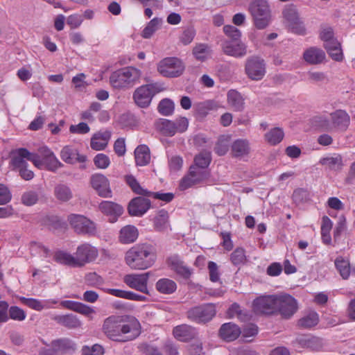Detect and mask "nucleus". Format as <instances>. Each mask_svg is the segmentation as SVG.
<instances>
[{
  "label": "nucleus",
  "mask_w": 355,
  "mask_h": 355,
  "mask_svg": "<svg viewBox=\"0 0 355 355\" xmlns=\"http://www.w3.org/2000/svg\"><path fill=\"white\" fill-rule=\"evenodd\" d=\"M127 318V316L116 315L107 318L103 324V332L114 341L125 342L134 339L139 334L140 324L135 318H131L126 323Z\"/></svg>",
  "instance_id": "f257e3e1"
},
{
  "label": "nucleus",
  "mask_w": 355,
  "mask_h": 355,
  "mask_svg": "<svg viewBox=\"0 0 355 355\" xmlns=\"http://www.w3.org/2000/svg\"><path fill=\"white\" fill-rule=\"evenodd\" d=\"M125 259L132 269L145 270L154 264L156 260L155 250L150 244H138L127 251Z\"/></svg>",
  "instance_id": "f03ea898"
},
{
  "label": "nucleus",
  "mask_w": 355,
  "mask_h": 355,
  "mask_svg": "<svg viewBox=\"0 0 355 355\" xmlns=\"http://www.w3.org/2000/svg\"><path fill=\"white\" fill-rule=\"evenodd\" d=\"M75 256L64 252L55 254V260L60 263L74 267H80L86 263L94 261L98 257V250L89 243H84L78 247Z\"/></svg>",
  "instance_id": "7ed1b4c3"
},
{
  "label": "nucleus",
  "mask_w": 355,
  "mask_h": 355,
  "mask_svg": "<svg viewBox=\"0 0 355 355\" xmlns=\"http://www.w3.org/2000/svg\"><path fill=\"white\" fill-rule=\"evenodd\" d=\"M140 76L139 69L132 67H124L114 71L110 77V82L114 88L128 89L133 87Z\"/></svg>",
  "instance_id": "20e7f679"
},
{
  "label": "nucleus",
  "mask_w": 355,
  "mask_h": 355,
  "mask_svg": "<svg viewBox=\"0 0 355 355\" xmlns=\"http://www.w3.org/2000/svg\"><path fill=\"white\" fill-rule=\"evenodd\" d=\"M254 26L262 30L266 28L271 21V12L268 2L265 0H254L248 8Z\"/></svg>",
  "instance_id": "39448f33"
},
{
  "label": "nucleus",
  "mask_w": 355,
  "mask_h": 355,
  "mask_svg": "<svg viewBox=\"0 0 355 355\" xmlns=\"http://www.w3.org/2000/svg\"><path fill=\"white\" fill-rule=\"evenodd\" d=\"M163 85L156 83H150L138 87L133 94L135 103L141 108L148 107L153 96L163 90Z\"/></svg>",
  "instance_id": "423d86ee"
},
{
  "label": "nucleus",
  "mask_w": 355,
  "mask_h": 355,
  "mask_svg": "<svg viewBox=\"0 0 355 355\" xmlns=\"http://www.w3.org/2000/svg\"><path fill=\"white\" fill-rule=\"evenodd\" d=\"M216 313L215 304L208 303L191 308L187 311V316L196 323H206L209 322Z\"/></svg>",
  "instance_id": "0eeeda50"
},
{
  "label": "nucleus",
  "mask_w": 355,
  "mask_h": 355,
  "mask_svg": "<svg viewBox=\"0 0 355 355\" xmlns=\"http://www.w3.org/2000/svg\"><path fill=\"white\" fill-rule=\"evenodd\" d=\"M210 176L209 171L196 166H191L188 175L180 181L179 188L181 191L186 190L197 184L207 180Z\"/></svg>",
  "instance_id": "6e6552de"
},
{
  "label": "nucleus",
  "mask_w": 355,
  "mask_h": 355,
  "mask_svg": "<svg viewBox=\"0 0 355 355\" xmlns=\"http://www.w3.org/2000/svg\"><path fill=\"white\" fill-rule=\"evenodd\" d=\"M68 221L78 234L94 236L96 233V224L83 215L71 214L68 216Z\"/></svg>",
  "instance_id": "1a4fd4ad"
},
{
  "label": "nucleus",
  "mask_w": 355,
  "mask_h": 355,
  "mask_svg": "<svg viewBox=\"0 0 355 355\" xmlns=\"http://www.w3.org/2000/svg\"><path fill=\"white\" fill-rule=\"evenodd\" d=\"M125 181L132 191L136 194L146 197H153L155 199H158L165 202H170L174 198V194L173 193L151 192L143 189L136 178L132 175H126Z\"/></svg>",
  "instance_id": "9d476101"
},
{
  "label": "nucleus",
  "mask_w": 355,
  "mask_h": 355,
  "mask_svg": "<svg viewBox=\"0 0 355 355\" xmlns=\"http://www.w3.org/2000/svg\"><path fill=\"white\" fill-rule=\"evenodd\" d=\"M184 70V65L182 62L174 57L164 58L157 64V71L165 77H178Z\"/></svg>",
  "instance_id": "9b49d317"
},
{
  "label": "nucleus",
  "mask_w": 355,
  "mask_h": 355,
  "mask_svg": "<svg viewBox=\"0 0 355 355\" xmlns=\"http://www.w3.org/2000/svg\"><path fill=\"white\" fill-rule=\"evenodd\" d=\"M277 313L284 319L291 318L297 311V300L291 295L279 294L276 296Z\"/></svg>",
  "instance_id": "f8f14e48"
},
{
  "label": "nucleus",
  "mask_w": 355,
  "mask_h": 355,
  "mask_svg": "<svg viewBox=\"0 0 355 355\" xmlns=\"http://www.w3.org/2000/svg\"><path fill=\"white\" fill-rule=\"evenodd\" d=\"M245 71L249 78L253 80H261L266 73V63L259 56H251L245 62Z\"/></svg>",
  "instance_id": "ddd939ff"
},
{
  "label": "nucleus",
  "mask_w": 355,
  "mask_h": 355,
  "mask_svg": "<svg viewBox=\"0 0 355 355\" xmlns=\"http://www.w3.org/2000/svg\"><path fill=\"white\" fill-rule=\"evenodd\" d=\"M283 17L286 23L293 33L304 34V28L301 21L296 7L293 4L285 6L283 10Z\"/></svg>",
  "instance_id": "4468645a"
},
{
  "label": "nucleus",
  "mask_w": 355,
  "mask_h": 355,
  "mask_svg": "<svg viewBox=\"0 0 355 355\" xmlns=\"http://www.w3.org/2000/svg\"><path fill=\"white\" fill-rule=\"evenodd\" d=\"M277 295L261 296L253 301V310L256 313L272 315L277 313Z\"/></svg>",
  "instance_id": "2eb2a0df"
},
{
  "label": "nucleus",
  "mask_w": 355,
  "mask_h": 355,
  "mask_svg": "<svg viewBox=\"0 0 355 355\" xmlns=\"http://www.w3.org/2000/svg\"><path fill=\"white\" fill-rule=\"evenodd\" d=\"M26 160L32 162L35 166H39L41 164L37 155L24 148H19L13 153L11 164L15 168L20 169L28 166Z\"/></svg>",
  "instance_id": "dca6fc26"
},
{
  "label": "nucleus",
  "mask_w": 355,
  "mask_h": 355,
  "mask_svg": "<svg viewBox=\"0 0 355 355\" xmlns=\"http://www.w3.org/2000/svg\"><path fill=\"white\" fill-rule=\"evenodd\" d=\"M150 275V272L142 274L126 275L123 277V282L132 288L144 293H148L147 284Z\"/></svg>",
  "instance_id": "f3484780"
},
{
  "label": "nucleus",
  "mask_w": 355,
  "mask_h": 355,
  "mask_svg": "<svg viewBox=\"0 0 355 355\" xmlns=\"http://www.w3.org/2000/svg\"><path fill=\"white\" fill-rule=\"evenodd\" d=\"M142 196L135 197L130 201L128 211L130 216H141L150 208V200Z\"/></svg>",
  "instance_id": "a211bd4d"
},
{
  "label": "nucleus",
  "mask_w": 355,
  "mask_h": 355,
  "mask_svg": "<svg viewBox=\"0 0 355 355\" xmlns=\"http://www.w3.org/2000/svg\"><path fill=\"white\" fill-rule=\"evenodd\" d=\"M90 182L92 187L100 196L103 198L111 197L112 191L110 188V182L104 175L101 173L94 174L91 177Z\"/></svg>",
  "instance_id": "6ab92c4d"
},
{
  "label": "nucleus",
  "mask_w": 355,
  "mask_h": 355,
  "mask_svg": "<svg viewBox=\"0 0 355 355\" xmlns=\"http://www.w3.org/2000/svg\"><path fill=\"white\" fill-rule=\"evenodd\" d=\"M99 209L109 216L110 223H114L123 214V208L120 205L111 201H103L99 205Z\"/></svg>",
  "instance_id": "aec40b11"
},
{
  "label": "nucleus",
  "mask_w": 355,
  "mask_h": 355,
  "mask_svg": "<svg viewBox=\"0 0 355 355\" xmlns=\"http://www.w3.org/2000/svg\"><path fill=\"white\" fill-rule=\"evenodd\" d=\"M51 346L55 348L59 355L71 354L76 352V344L68 338H62L51 341Z\"/></svg>",
  "instance_id": "412c9836"
},
{
  "label": "nucleus",
  "mask_w": 355,
  "mask_h": 355,
  "mask_svg": "<svg viewBox=\"0 0 355 355\" xmlns=\"http://www.w3.org/2000/svg\"><path fill=\"white\" fill-rule=\"evenodd\" d=\"M331 121L334 128L344 132L349 125L350 117L345 110H338L331 114Z\"/></svg>",
  "instance_id": "4be33fe9"
},
{
  "label": "nucleus",
  "mask_w": 355,
  "mask_h": 355,
  "mask_svg": "<svg viewBox=\"0 0 355 355\" xmlns=\"http://www.w3.org/2000/svg\"><path fill=\"white\" fill-rule=\"evenodd\" d=\"M222 50L225 54L235 58L243 57L247 53L246 46L241 42L234 44L225 40L222 43Z\"/></svg>",
  "instance_id": "5701e85b"
},
{
  "label": "nucleus",
  "mask_w": 355,
  "mask_h": 355,
  "mask_svg": "<svg viewBox=\"0 0 355 355\" xmlns=\"http://www.w3.org/2000/svg\"><path fill=\"white\" fill-rule=\"evenodd\" d=\"M220 337L227 341L235 340L241 334L240 327L232 322H227L222 324L219 329Z\"/></svg>",
  "instance_id": "b1692460"
},
{
  "label": "nucleus",
  "mask_w": 355,
  "mask_h": 355,
  "mask_svg": "<svg viewBox=\"0 0 355 355\" xmlns=\"http://www.w3.org/2000/svg\"><path fill=\"white\" fill-rule=\"evenodd\" d=\"M111 131L105 130L95 133L91 139V148L95 150H102L105 149L111 138Z\"/></svg>",
  "instance_id": "393cba45"
},
{
  "label": "nucleus",
  "mask_w": 355,
  "mask_h": 355,
  "mask_svg": "<svg viewBox=\"0 0 355 355\" xmlns=\"http://www.w3.org/2000/svg\"><path fill=\"white\" fill-rule=\"evenodd\" d=\"M168 266L171 270L184 279H189L191 275L189 268L184 265V262L178 257L173 256L168 259Z\"/></svg>",
  "instance_id": "a878e982"
},
{
  "label": "nucleus",
  "mask_w": 355,
  "mask_h": 355,
  "mask_svg": "<svg viewBox=\"0 0 355 355\" xmlns=\"http://www.w3.org/2000/svg\"><path fill=\"white\" fill-rule=\"evenodd\" d=\"M175 338L180 341H189L196 336V330L191 326L181 324L175 327L173 330Z\"/></svg>",
  "instance_id": "bb28decb"
},
{
  "label": "nucleus",
  "mask_w": 355,
  "mask_h": 355,
  "mask_svg": "<svg viewBox=\"0 0 355 355\" xmlns=\"http://www.w3.org/2000/svg\"><path fill=\"white\" fill-rule=\"evenodd\" d=\"M325 57L324 51L317 47H310L303 54L304 60L311 64L322 63Z\"/></svg>",
  "instance_id": "cd10ccee"
},
{
  "label": "nucleus",
  "mask_w": 355,
  "mask_h": 355,
  "mask_svg": "<svg viewBox=\"0 0 355 355\" xmlns=\"http://www.w3.org/2000/svg\"><path fill=\"white\" fill-rule=\"evenodd\" d=\"M138 234V230L136 227L128 225L121 229L119 239L122 243H131L136 241Z\"/></svg>",
  "instance_id": "c85d7f7f"
},
{
  "label": "nucleus",
  "mask_w": 355,
  "mask_h": 355,
  "mask_svg": "<svg viewBox=\"0 0 355 355\" xmlns=\"http://www.w3.org/2000/svg\"><path fill=\"white\" fill-rule=\"evenodd\" d=\"M53 194L55 198L61 202H67L73 198L71 188L64 183H59L55 185Z\"/></svg>",
  "instance_id": "c756f323"
},
{
  "label": "nucleus",
  "mask_w": 355,
  "mask_h": 355,
  "mask_svg": "<svg viewBox=\"0 0 355 355\" xmlns=\"http://www.w3.org/2000/svg\"><path fill=\"white\" fill-rule=\"evenodd\" d=\"M227 103L234 111L241 112L244 109V99L241 94L236 90L231 89L227 92Z\"/></svg>",
  "instance_id": "7c9ffc66"
},
{
  "label": "nucleus",
  "mask_w": 355,
  "mask_h": 355,
  "mask_svg": "<svg viewBox=\"0 0 355 355\" xmlns=\"http://www.w3.org/2000/svg\"><path fill=\"white\" fill-rule=\"evenodd\" d=\"M53 320L58 324L68 328L76 329L81 326V322L73 314L59 315L54 317Z\"/></svg>",
  "instance_id": "2f4dec72"
},
{
  "label": "nucleus",
  "mask_w": 355,
  "mask_h": 355,
  "mask_svg": "<svg viewBox=\"0 0 355 355\" xmlns=\"http://www.w3.org/2000/svg\"><path fill=\"white\" fill-rule=\"evenodd\" d=\"M231 149L233 157H243L250 152L249 142L246 139H236L232 143Z\"/></svg>",
  "instance_id": "473e14b6"
},
{
  "label": "nucleus",
  "mask_w": 355,
  "mask_h": 355,
  "mask_svg": "<svg viewBox=\"0 0 355 355\" xmlns=\"http://www.w3.org/2000/svg\"><path fill=\"white\" fill-rule=\"evenodd\" d=\"M168 213L164 209L159 210L153 219L154 228L158 232H165L169 226Z\"/></svg>",
  "instance_id": "72a5a7b5"
},
{
  "label": "nucleus",
  "mask_w": 355,
  "mask_h": 355,
  "mask_svg": "<svg viewBox=\"0 0 355 355\" xmlns=\"http://www.w3.org/2000/svg\"><path fill=\"white\" fill-rule=\"evenodd\" d=\"M156 289L162 294L170 295L177 289L176 283L170 279L162 278L159 279L155 284Z\"/></svg>",
  "instance_id": "f704fd0d"
},
{
  "label": "nucleus",
  "mask_w": 355,
  "mask_h": 355,
  "mask_svg": "<svg viewBox=\"0 0 355 355\" xmlns=\"http://www.w3.org/2000/svg\"><path fill=\"white\" fill-rule=\"evenodd\" d=\"M135 162L138 166H146L150 160V150L146 145L139 146L135 150Z\"/></svg>",
  "instance_id": "c9c22d12"
},
{
  "label": "nucleus",
  "mask_w": 355,
  "mask_h": 355,
  "mask_svg": "<svg viewBox=\"0 0 355 355\" xmlns=\"http://www.w3.org/2000/svg\"><path fill=\"white\" fill-rule=\"evenodd\" d=\"M320 164L326 166L329 170L339 171L343 166L342 157L336 155L334 157H327L320 159Z\"/></svg>",
  "instance_id": "e433bc0d"
},
{
  "label": "nucleus",
  "mask_w": 355,
  "mask_h": 355,
  "mask_svg": "<svg viewBox=\"0 0 355 355\" xmlns=\"http://www.w3.org/2000/svg\"><path fill=\"white\" fill-rule=\"evenodd\" d=\"M156 129L165 136H173L175 132V124L173 121L166 119H159L155 123Z\"/></svg>",
  "instance_id": "4c0bfd02"
},
{
  "label": "nucleus",
  "mask_w": 355,
  "mask_h": 355,
  "mask_svg": "<svg viewBox=\"0 0 355 355\" xmlns=\"http://www.w3.org/2000/svg\"><path fill=\"white\" fill-rule=\"evenodd\" d=\"M163 23V19L155 17L151 19L142 31L141 36L145 39H149L157 31Z\"/></svg>",
  "instance_id": "58836bf2"
},
{
  "label": "nucleus",
  "mask_w": 355,
  "mask_h": 355,
  "mask_svg": "<svg viewBox=\"0 0 355 355\" xmlns=\"http://www.w3.org/2000/svg\"><path fill=\"white\" fill-rule=\"evenodd\" d=\"M340 43L337 40V39H334L328 41L326 43H324V47L328 53L329 55L335 61L340 62L343 60V53L334 54L331 53V51H337L338 47H340Z\"/></svg>",
  "instance_id": "ea45409f"
},
{
  "label": "nucleus",
  "mask_w": 355,
  "mask_h": 355,
  "mask_svg": "<svg viewBox=\"0 0 355 355\" xmlns=\"http://www.w3.org/2000/svg\"><path fill=\"white\" fill-rule=\"evenodd\" d=\"M319 318L318 315L315 311H311L306 315L300 318L297 324L299 327L304 329L311 328L318 323Z\"/></svg>",
  "instance_id": "a19ab883"
},
{
  "label": "nucleus",
  "mask_w": 355,
  "mask_h": 355,
  "mask_svg": "<svg viewBox=\"0 0 355 355\" xmlns=\"http://www.w3.org/2000/svg\"><path fill=\"white\" fill-rule=\"evenodd\" d=\"M335 266L343 279H347L350 275L349 261L344 259L342 257H338L335 260Z\"/></svg>",
  "instance_id": "79ce46f5"
},
{
  "label": "nucleus",
  "mask_w": 355,
  "mask_h": 355,
  "mask_svg": "<svg viewBox=\"0 0 355 355\" xmlns=\"http://www.w3.org/2000/svg\"><path fill=\"white\" fill-rule=\"evenodd\" d=\"M211 161V153L208 150H203L198 155H196L194 158V164L193 166L207 169L208 166L210 164Z\"/></svg>",
  "instance_id": "37998d69"
},
{
  "label": "nucleus",
  "mask_w": 355,
  "mask_h": 355,
  "mask_svg": "<svg viewBox=\"0 0 355 355\" xmlns=\"http://www.w3.org/2000/svg\"><path fill=\"white\" fill-rule=\"evenodd\" d=\"M284 136V133L282 129L274 128L265 135V138L271 145H276L283 139Z\"/></svg>",
  "instance_id": "c03bdc74"
},
{
  "label": "nucleus",
  "mask_w": 355,
  "mask_h": 355,
  "mask_svg": "<svg viewBox=\"0 0 355 355\" xmlns=\"http://www.w3.org/2000/svg\"><path fill=\"white\" fill-rule=\"evenodd\" d=\"M175 104L169 98L162 99L158 104L157 110L163 116H170L174 112Z\"/></svg>",
  "instance_id": "a18cd8bd"
},
{
  "label": "nucleus",
  "mask_w": 355,
  "mask_h": 355,
  "mask_svg": "<svg viewBox=\"0 0 355 355\" xmlns=\"http://www.w3.org/2000/svg\"><path fill=\"white\" fill-rule=\"evenodd\" d=\"M76 155L77 150L69 146H64L60 153L62 159L68 164H73L74 162Z\"/></svg>",
  "instance_id": "49530a36"
},
{
  "label": "nucleus",
  "mask_w": 355,
  "mask_h": 355,
  "mask_svg": "<svg viewBox=\"0 0 355 355\" xmlns=\"http://www.w3.org/2000/svg\"><path fill=\"white\" fill-rule=\"evenodd\" d=\"M230 260L235 266L244 263L246 260L245 250L242 248H236L231 254Z\"/></svg>",
  "instance_id": "de8ad7c7"
},
{
  "label": "nucleus",
  "mask_w": 355,
  "mask_h": 355,
  "mask_svg": "<svg viewBox=\"0 0 355 355\" xmlns=\"http://www.w3.org/2000/svg\"><path fill=\"white\" fill-rule=\"evenodd\" d=\"M43 165H45L46 168L51 171H55L58 168L63 166V164L55 156L53 153L43 160Z\"/></svg>",
  "instance_id": "09e8293b"
},
{
  "label": "nucleus",
  "mask_w": 355,
  "mask_h": 355,
  "mask_svg": "<svg viewBox=\"0 0 355 355\" xmlns=\"http://www.w3.org/2000/svg\"><path fill=\"white\" fill-rule=\"evenodd\" d=\"M138 349L143 355H163L159 348L148 343H141Z\"/></svg>",
  "instance_id": "8fccbe9b"
},
{
  "label": "nucleus",
  "mask_w": 355,
  "mask_h": 355,
  "mask_svg": "<svg viewBox=\"0 0 355 355\" xmlns=\"http://www.w3.org/2000/svg\"><path fill=\"white\" fill-rule=\"evenodd\" d=\"M38 200V195L34 191H28L21 196V202L24 205L31 206L35 205Z\"/></svg>",
  "instance_id": "3c124183"
},
{
  "label": "nucleus",
  "mask_w": 355,
  "mask_h": 355,
  "mask_svg": "<svg viewBox=\"0 0 355 355\" xmlns=\"http://www.w3.org/2000/svg\"><path fill=\"white\" fill-rule=\"evenodd\" d=\"M94 163L97 168L105 169L109 166L110 160L107 155L99 153L94 157Z\"/></svg>",
  "instance_id": "603ef678"
},
{
  "label": "nucleus",
  "mask_w": 355,
  "mask_h": 355,
  "mask_svg": "<svg viewBox=\"0 0 355 355\" xmlns=\"http://www.w3.org/2000/svg\"><path fill=\"white\" fill-rule=\"evenodd\" d=\"M196 35V31L193 26H189L184 30L180 37L181 42L185 45L190 44Z\"/></svg>",
  "instance_id": "864d4df0"
},
{
  "label": "nucleus",
  "mask_w": 355,
  "mask_h": 355,
  "mask_svg": "<svg viewBox=\"0 0 355 355\" xmlns=\"http://www.w3.org/2000/svg\"><path fill=\"white\" fill-rule=\"evenodd\" d=\"M223 31L227 37L235 42L239 40L241 35V31L236 27L232 25L225 26Z\"/></svg>",
  "instance_id": "5fc2aeb1"
},
{
  "label": "nucleus",
  "mask_w": 355,
  "mask_h": 355,
  "mask_svg": "<svg viewBox=\"0 0 355 355\" xmlns=\"http://www.w3.org/2000/svg\"><path fill=\"white\" fill-rule=\"evenodd\" d=\"M8 317L14 320L22 321L26 316L25 312L17 306H11L8 310Z\"/></svg>",
  "instance_id": "6e6d98bb"
},
{
  "label": "nucleus",
  "mask_w": 355,
  "mask_h": 355,
  "mask_svg": "<svg viewBox=\"0 0 355 355\" xmlns=\"http://www.w3.org/2000/svg\"><path fill=\"white\" fill-rule=\"evenodd\" d=\"M308 80L313 83H319L328 81L326 74L321 71H309Z\"/></svg>",
  "instance_id": "4d7b16f0"
},
{
  "label": "nucleus",
  "mask_w": 355,
  "mask_h": 355,
  "mask_svg": "<svg viewBox=\"0 0 355 355\" xmlns=\"http://www.w3.org/2000/svg\"><path fill=\"white\" fill-rule=\"evenodd\" d=\"M293 200L297 203L300 204L306 201L309 198L308 192L306 189L302 188H298L293 191Z\"/></svg>",
  "instance_id": "13d9d810"
},
{
  "label": "nucleus",
  "mask_w": 355,
  "mask_h": 355,
  "mask_svg": "<svg viewBox=\"0 0 355 355\" xmlns=\"http://www.w3.org/2000/svg\"><path fill=\"white\" fill-rule=\"evenodd\" d=\"M20 301L28 307L36 311H41L44 309L42 302L38 300L33 298H26L24 297H20Z\"/></svg>",
  "instance_id": "bf43d9fd"
},
{
  "label": "nucleus",
  "mask_w": 355,
  "mask_h": 355,
  "mask_svg": "<svg viewBox=\"0 0 355 355\" xmlns=\"http://www.w3.org/2000/svg\"><path fill=\"white\" fill-rule=\"evenodd\" d=\"M193 53L196 59L203 61L207 58V46L205 44H199L193 49Z\"/></svg>",
  "instance_id": "052dcab7"
},
{
  "label": "nucleus",
  "mask_w": 355,
  "mask_h": 355,
  "mask_svg": "<svg viewBox=\"0 0 355 355\" xmlns=\"http://www.w3.org/2000/svg\"><path fill=\"white\" fill-rule=\"evenodd\" d=\"M208 270L209 273V279L213 282H216L220 279L218 268L217 264L214 261H209Z\"/></svg>",
  "instance_id": "680f3d73"
},
{
  "label": "nucleus",
  "mask_w": 355,
  "mask_h": 355,
  "mask_svg": "<svg viewBox=\"0 0 355 355\" xmlns=\"http://www.w3.org/2000/svg\"><path fill=\"white\" fill-rule=\"evenodd\" d=\"M53 152L48 148L46 146L40 147L37 153H33L35 155L38 157L39 160L40 161V164L39 166H35L36 167L41 168L43 166V160L50 156Z\"/></svg>",
  "instance_id": "e2e57ef3"
},
{
  "label": "nucleus",
  "mask_w": 355,
  "mask_h": 355,
  "mask_svg": "<svg viewBox=\"0 0 355 355\" xmlns=\"http://www.w3.org/2000/svg\"><path fill=\"white\" fill-rule=\"evenodd\" d=\"M320 38L324 43L335 39L333 28L327 26H322L320 32Z\"/></svg>",
  "instance_id": "0e129e2a"
},
{
  "label": "nucleus",
  "mask_w": 355,
  "mask_h": 355,
  "mask_svg": "<svg viewBox=\"0 0 355 355\" xmlns=\"http://www.w3.org/2000/svg\"><path fill=\"white\" fill-rule=\"evenodd\" d=\"M89 127L85 123L81 122L78 125H71L69 131L73 134H86L89 132Z\"/></svg>",
  "instance_id": "69168bd1"
},
{
  "label": "nucleus",
  "mask_w": 355,
  "mask_h": 355,
  "mask_svg": "<svg viewBox=\"0 0 355 355\" xmlns=\"http://www.w3.org/2000/svg\"><path fill=\"white\" fill-rule=\"evenodd\" d=\"M11 200V193L3 184H0V205H5Z\"/></svg>",
  "instance_id": "338daca9"
},
{
  "label": "nucleus",
  "mask_w": 355,
  "mask_h": 355,
  "mask_svg": "<svg viewBox=\"0 0 355 355\" xmlns=\"http://www.w3.org/2000/svg\"><path fill=\"white\" fill-rule=\"evenodd\" d=\"M83 19L81 15L74 14L69 16L67 19V24L70 26L71 28H76L79 27Z\"/></svg>",
  "instance_id": "774afa93"
}]
</instances>
